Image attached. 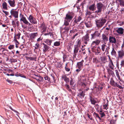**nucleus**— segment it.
Instances as JSON below:
<instances>
[{
    "mask_svg": "<svg viewBox=\"0 0 124 124\" xmlns=\"http://www.w3.org/2000/svg\"><path fill=\"white\" fill-rule=\"evenodd\" d=\"M74 16V13L72 12H69L67 14L64 20V25L68 26L69 25V23L72 20Z\"/></svg>",
    "mask_w": 124,
    "mask_h": 124,
    "instance_id": "1",
    "label": "nucleus"
},
{
    "mask_svg": "<svg viewBox=\"0 0 124 124\" xmlns=\"http://www.w3.org/2000/svg\"><path fill=\"white\" fill-rule=\"evenodd\" d=\"M76 45L74 46V49L73 56L74 57H76L77 54L79 50V48L80 47L81 45V41L79 39H78L76 41Z\"/></svg>",
    "mask_w": 124,
    "mask_h": 124,
    "instance_id": "2",
    "label": "nucleus"
},
{
    "mask_svg": "<svg viewBox=\"0 0 124 124\" xmlns=\"http://www.w3.org/2000/svg\"><path fill=\"white\" fill-rule=\"evenodd\" d=\"M96 6L97 10L95 11V13L99 15L101 14L104 5L102 3L100 2L97 3Z\"/></svg>",
    "mask_w": 124,
    "mask_h": 124,
    "instance_id": "3",
    "label": "nucleus"
},
{
    "mask_svg": "<svg viewBox=\"0 0 124 124\" xmlns=\"http://www.w3.org/2000/svg\"><path fill=\"white\" fill-rule=\"evenodd\" d=\"M106 20L104 19L101 18L95 21L97 26L98 28L101 27L106 23Z\"/></svg>",
    "mask_w": 124,
    "mask_h": 124,
    "instance_id": "4",
    "label": "nucleus"
},
{
    "mask_svg": "<svg viewBox=\"0 0 124 124\" xmlns=\"http://www.w3.org/2000/svg\"><path fill=\"white\" fill-rule=\"evenodd\" d=\"M110 34H103L101 36L102 41L105 44H106L108 41Z\"/></svg>",
    "mask_w": 124,
    "mask_h": 124,
    "instance_id": "5",
    "label": "nucleus"
},
{
    "mask_svg": "<svg viewBox=\"0 0 124 124\" xmlns=\"http://www.w3.org/2000/svg\"><path fill=\"white\" fill-rule=\"evenodd\" d=\"M44 78L46 82L48 83H55V80L54 77L52 76L51 78H49L48 76H45L44 77Z\"/></svg>",
    "mask_w": 124,
    "mask_h": 124,
    "instance_id": "6",
    "label": "nucleus"
},
{
    "mask_svg": "<svg viewBox=\"0 0 124 124\" xmlns=\"http://www.w3.org/2000/svg\"><path fill=\"white\" fill-rule=\"evenodd\" d=\"M110 84L112 86L114 87L116 86L120 89H123L124 87L119 85L116 82H115L113 78H111Z\"/></svg>",
    "mask_w": 124,
    "mask_h": 124,
    "instance_id": "7",
    "label": "nucleus"
},
{
    "mask_svg": "<svg viewBox=\"0 0 124 124\" xmlns=\"http://www.w3.org/2000/svg\"><path fill=\"white\" fill-rule=\"evenodd\" d=\"M47 26L44 22L42 23L39 26V28L42 34H43L46 31L47 29Z\"/></svg>",
    "mask_w": 124,
    "mask_h": 124,
    "instance_id": "8",
    "label": "nucleus"
},
{
    "mask_svg": "<svg viewBox=\"0 0 124 124\" xmlns=\"http://www.w3.org/2000/svg\"><path fill=\"white\" fill-rule=\"evenodd\" d=\"M89 34L88 33H87L82 38V41L83 42L86 44H87L89 41Z\"/></svg>",
    "mask_w": 124,
    "mask_h": 124,
    "instance_id": "9",
    "label": "nucleus"
},
{
    "mask_svg": "<svg viewBox=\"0 0 124 124\" xmlns=\"http://www.w3.org/2000/svg\"><path fill=\"white\" fill-rule=\"evenodd\" d=\"M108 41L109 43L112 44L114 43L115 44L117 42L116 40L115 37L112 36L111 34H110Z\"/></svg>",
    "mask_w": 124,
    "mask_h": 124,
    "instance_id": "10",
    "label": "nucleus"
},
{
    "mask_svg": "<svg viewBox=\"0 0 124 124\" xmlns=\"http://www.w3.org/2000/svg\"><path fill=\"white\" fill-rule=\"evenodd\" d=\"M28 19L30 22L33 24H36L37 23V21L36 19L31 15H30Z\"/></svg>",
    "mask_w": 124,
    "mask_h": 124,
    "instance_id": "11",
    "label": "nucleus"
},
{
    "mask_svg": "<svg viewBox=\"0 0 124 124\" xmlns=\"http://www.w3.org/2000/svg\"><path fill=\"white\" fill-rule=\"evenodd\" d=\"M100 34V33H99L98 31H96L94 32V33L91 35V39L92 40L93 39L95 38L96 37H99Z\"/></svg>",
    "mask_w": 124,
    "mask_h": 124,
    "instance_id": "12",
    "label": "nucleus"
},
{
    "mask_svg": "<svg viewBox=\"0 0 124 124\" xmlns=\"http://www.w3.org/2000/svg\"><path fill=\"white\" fill-rule=\"evenodd\" d=\"M100 42V41L99 39H97L94 41H93L91 44L92 47L96 48V46L98 45Z\"/></svg>",
    "mask_w": 124,
    "mask_h": 124,
    "instance_id": "13",
    "label": "nucleus"
},
{
    "mask_svg": "<svg viewBox=\"0 0 124 124\" xmlns=\"http://www.w3.org/2000/svg\"><path fill=\"white\" fill-rule=\"evenodd\" d=\"M118 58H119L122 59L124 56V51L123 50H122L118 51Z\"/></svg>",
    "mask_w": 124,
    "mask_h": 124,
    "instance_id": "14",
    "label": "nucleus"
},
{
    "mask_svg": "<svg viewBox=\"0 0 124 124\" xmlns=\"http://www.w3.org/2000/svg\"><path fill=\"white\" fill-rule=\"evenodd\" d=\"M10 13L15 18H17L18 17V12L17 11H15L12 9L10 11Z\"/></svg>",
    "mask_w": 124,
    "mask_h": 124,
    "instance_id": "15",
    "label": "nucleus"
},
{
    "mask_svg": "<svg viewBox=\"0 0 124 124\" xmlns=\"http://www.w3.org/2000/svg\"><path fill=\"white\" fill-rule=\"evenodd\" d=\"M42 44L43 45V51L44 53H45L50 48V47L44 43H43Z\"/></svg>",
    "mask_w": 124,
    "mask_h": 124,
    "instance_id": "16",
    "label": "nucleus"
},
{
    "mask_svg": "<svg viewBox=\"0 0 124 124\" xmlns=\"http://www.w3.org/2000/svg\"><path fill=\"white\" fill-rule=\"evenodd\" d=\"M20 15H21V18L20 20V21H23L24 23L26 24L28 21L26 20V18L23 15H22L21 14Z\"/></svg>",
    "mask_w": 124,
    "mask_h": 124,
    "instance_id": "17",
    "label": "nucleus"
},
{
    "mask_svg": "<svg viewBox=\"0 0 124 124\" xmlns=\"http://www.w3.org/2000/svg\"><path fill=\"white\" fill-rule=\"evenodd\" d=\"M106 70H107V72L109 75H111L112 76H113L115 75L114 72L113 70L110 68H108V67L106 68Z\"/></svg>",
    "mask_w": 124,
    "mask_h": 124,
    "instance_id": "18",
    "label": "nucleus"
},
{
    "mask_svg": "<svg viewBox=\"0 0 124 124\" xmlns=\"http://www.w3.org/2000/svg\"><path fill=\"white\" fill-rule=\"evenodd\" d=\"M82 19V17L80 16H79L78 17H75L74 18V23H76L78 24V22H80Z\"/></svg>",
    "mask_w": 124,
    "mask_h": 124,
    "instance_id": "19",
    "label": "nucleus"
},
{
    "mask_svg": "<svg viewBox=\"0 0 124 124\" xmlns=\"http://www.w3.org/2000/svg\"><path fill=\"white\" fill-rule=\"evenodd\" d=\"M116 31L118 34L122 35L124 33V29L122 28H119L116 30Z\"/></svg>",
    "mask_w": 124,
    "mask_h": 124,
    "instance_id": "20",
    "label": "nucleus"
},
{
    "mask_svg": "<svg viewBox=\"0 0 124 124\" xmlns=\"http://www.w3.org/2000/svg\"><path fill=\"white\" fill-rule=\"evenodd\" d=\"M89 9L91 11H94L96 9L95 4L94 3L90 5L88 7Z\"/></svg>",
    "mask_w": 124,
    "mask_h": 124,
    "instance_id": "21",
    "label": "nucleus"
},
{
    "mask_svg": "<svg viewBox=\"0 0 124 124\" xmlns=\"http://www.w3.org/2000/svg\"><path fill=\"white\" fill-rule=\"evenodd\" d=\"M84 62L83 60H82L81 62H78L77 63V67L78 68L82 69V68L83 66V62Z\"/></svg>",
    "mask_w": 124,
    "mask_h": 124,
    "instance_id": "22",
    "label": "nucleus"
},
{
    "mask_svg": "<svg viewBox=\"0 0 124 124\" xmlns=\"http://www.w3.org/2000/svg\"><path fill=\"white\" fill-rule=\"evenodd\" d=\"M100 59L102 64H105L107 62V59L106 56H104L101 57Z\"/></svg>",
    "mask_w": 124,
    "mask_h": 124,
    "instance_id": "23",
    "label": "nucleus"
},
{
    "mask_svg": "<svg viewBox=\"0 0 124 124\" xmlns=\"http://www.w3.org/2000/svg\"><path fill=\"white\" fill-rule=\"evenodd\" d=\"M8 2L10 6L12 7H14L15 6V0H8Z\"/></svg>",
    "mask_w": 124,
    "mask_h": 124,
    "instance_id": "24",
    "label": "nucleus"
},
{
    "mask_svg": "<svg viewBox=\"0 0 124 124\" xmlns=\"http://www.w3.org/2000/svg\"><path fill=\"white\" fill-rule=\"evenodd\" d=\"M33 56V57L25 56V57L27 60L29 59L31 60H34L36 61V60L37 59L36 55H34Z\"/></svg>",
    "mask_w": 124,
    "mask_h": 124,
    "instance_id": "25",
    "label": "nucleus"
},
{
    "mask_svg": "<svg viewBox=\"0 0 124 124\" xmlns=\"http://www.w3.org/2000/svg\"><path fill=\"white\" fill-rule=\"evenodd\" d=\"M108 100H107L106 101H105L104 102V104L103 105L104 109L107 110V109H108Z\"/></svg>",
    "mask_w": 124,
    "mask_h": 124,
    "instance_id": "26",
    "label": "nucleus"
},
{
    "mask_svg": "<svg viewBox=\"0 0 124 124\" xmlns=\"http://www.w3.org/2000/svg\"><path fill=\"white\" fill-rule=\"evenodd\" d=\"M53 41L52 40H51L49 39H46L45 40V42L49 46L51 45V44Z\"/></svg>",
    "mask_w": 124,
    "mask_h": 124,
    "instance_id": "27",
    "label": "nucleus"
},
{
    "mask_svg": "<svg viewBox=\"0 0 124 124\" xmlns=\"http://www.w3.org/2000/svg\"><path fill=\"white\" fill-rule=\"evenodd\" d=\"M38 35V32L31 33V34L30 37L31 39H34Z\"/></svg>",
    "mask_w": 124,
    "mask_h": 124,
    "instance_id": "28",
    "label": "nucleus"
},
{
    "mask_svg": "<svg viewBox=\"0 0 124 124\" xmlns=\"http://www.w3.org/2000/svg\"><path fill=\"white\" fill-rule=\"evenodd\" d=\"M62 78L63 79L66 83H68L69 81V79L65 75H63L62 76Z\"/></svg>",
    "mask_w": 124,
    "mask_h": 124,
    "instance_id": "29",
    "label": "nucleus"
},
{
    "mask_svg": "<svg viewBox=\"0 0 124 124\" xmlns=\"http://www.w3.org/2000/svg\"><path fill=\"white\" fill-rule=\"evenodd\" d=\"M111 54L112 56L115 57L116 56V52L114 48L113 47L112 48V50L111 52Z\"/></svg>",
    "mask_w": 124,
    "mask_h": 124,
    "instance_id": "30",
    "label": "nucleus"
},
{
    "mask_svg": "<svg viewBox=\"0 0 124 124\" xmlns=\"http://www.w3.org/2000/svg\"><path fill=\"white\" fill-rule=\"evenodd\" d=\"M115 71L116 72V75L117 78H118V79L120 81H122V79L121 78H120V77L119 75V73L118 70H115Z\"/></svg>",
    "mask_w": 124,
    "mask_h": 124,
    "instance_id": "31",
    "label": "nucleus"
},
{
    "mask_svg": "<svg viewBox=\"0 0 124 124\" xmlns=\"http://www.w3.org/2000/svg\"><path fill=\"white\" fill-rule=\"evenodd\" d=\"M18 21V19L16 18L14 20H13L12 21V24L14 27H16V22L17 21Z\"/></svg>",
    "mask_w": 124,
    "mask_h": 124,
    "instance_id": "32",
    "label": "nucleus"
},
{
    "mask_svg": "<svg viewBox=\"0 0 124 124\" xmlns=\"http://www.w3.org/2000/svg\"><path fill=\"white\" fill-rule=\"evenodd\" d=\"M56 66V67L61 68H62V64L61 63V62H57V64Z\"/></svg>",
    "mask_w": 124,
    "mask_h": 124,
    "instance_id": "33",
    "label": "nucleus"
},
{
    "mask_svg": "<svg viewBox=\"0 0 124 124\" xmlns=\"http://www.w3.org/2000/svg\"><path fill=\"white\" fill-rule=\"evenodd\" d=\"M3 8L7 10L8 8L7 7V4L4 1L2 3Z\"/></svg>",
    "mask_w": 124,
    "mask_h": 124,
    "instance_id": "34",
    "label": "nucleus"
},
{
    "mask_svg": "<svg viewBox=\"0 0 124 124\" xmlns=\"http://www.w3.org/2000/svg\"><path fill=\"white\" fill-rule=\"evenodd\" d=\"M119 3V5L122 7H124V0H118Z\"/></svg>",
    "mask_w": 124,
    "mask_h": 124,
    "instance_id": "35",
    "label": "nucleus"
},
{
    "mask_svg": "<svg viewBox=\"0 0 124 124\" xmlns=\"http://www.w3.org/2000/svg\"><path fill=\"white\" fill-rule=\"evenodd\" d=\"M108 67H108V68H110L111 70H114V65H112L110 64V63H108Z\"/></svg>",
    "mask_w": 124,
    "mask_h": 124,
    "instance_id": "36",
    "label": "nucleus"
},
{
    "mask_svg": "<svg viewBox=\"0 0 124 124\" xmlns=\"http://www.w3.org/2000/svg\"><path fill=\"white\" fill-rule=\"evenodd\" d=\"M93 115L95 117L98 118L100 120H101V118L100 117L98 114L96 113L95 112H94L93 114Z\"/></svg>",
    "mask_w": 124,
    "mask_h": 124,
    "instance_id": "37",
    "label": "nucleus"
},
{
    "mask_svg": "<svg viewBox=\"0 0 124 124\" xmlns=\"http://www.w3.org/2000/svg\"><path fill=\"white\" fill-rule=\"evenodd\" d=\"M60 45V41H56L54 43V45L55 46H58Z\"/></svg>",
    "mask_w": 124,
    "mask_h": 124,
    "instance_id": "38",
    "label": "nucleus"
},
{
    "mask_svg": "<svg viewBox=\"0 0 124 124\" xmlns=\"http://www.w3.org/2000/svg\"><path fill=\"white\" fill-rule=\"evenodd\" d=\"M70 27H67L65 26V27H64L63 29L65 30V31L66 32L68 33V32L69 31L70 29Z\"/></svg>",
    "mask_w": 124,
    "mask_h": 124,
    "instance_id": "39",
    "label": "nucleus"
},
{
    "mask_svg": "<svg viewBox=\"0 0 124 124\" xmlns=\"http://www.w3.org/2000/svg\"><path fill=\"white\" fill-rule=\"evenodd\" d=\"M66 87L67 89L71 93H72V91L70 89V86L69 85H66Z\"/></svg>",
    "mask_w": 124,
    "mask_h": 124,
    "instance_id": "40",
    "label": "nucleus"
},
{
    "mask_svg": "<svg viewBox=\"0 0 124 124\" xmlns=\"http://www.w3.org/2000/svg\"><path fill=\"white\" fill-rule=\"evenodd\" d=\"M44 35L45 36L50 35L51 37H52H52H53V33L50 32L48 33H44Z\"/></svg>",
    "mask_w": 124,
    "mask_h": 124,
    "instance_id": "41",
    "label": "nucleus"
},
{
    "mask_svg": "<svg viewBox=\"0 0 124 124\" xmlns=\"http://www.w3.org/2000/svg\"><path fill=\"white\" fill-rule=\"evenodd\" d=\"M85 92L83 91H82L81 92H80L79 93V95L82 97H84L85 95Z\"/></svg>",
    "mask_w": 124,
    "mask_h": 124,
    "instance_id": "42",
    "label": "nucleus"
},
{
    "mask_svg": "<svg viewBox=\"0 0 124 124\" xmlns=\"http://www.w3.org/2000/svg\"><path fill=\"white\" fill-rule=\"evenodd\" d=\"M90 101L91 102V103L93 105H94L97 103L96 101L94 99H93Z\"/></svg>",
    "mask_w": 124,
    "mask_h": 124,
    "instance_id": "43",
    "label": "nucleus"
},
{
    "mask_svg": "<svg viewBox=\"0 0 124 124\" xmlns=\"http://www.w3.org/2000/svg\"><path fill=\"white\" fill-rule=\"evenodd\" d=\"M85 24L86 25V27L87 28H89L91 26V24L90 23V22L85 23Z\"/></svg>",
    "mask_w": 124,
    "mask_h": 124,
    "instance_id": "44",
    "label": "nucleus"
},
{
    "mask_svg": "<svg viewBox=\"0 0 124 124\" xmlns=\"http://www.w3.org/2000/svg\"><path fill=\"white\" fill-rule=\"evenodd\" d=\"M101 50L100 48L99 47H98L96 49V53L99 54L100 53V51Z\"/></svg>",
    "mask_w": 124,
    "mask_h": 124,
    "instance_id": "45",
    "label": "nucleus"
},
{
    "mask_svg": "<svg viewBox=\"0 0 124 124\" xmlns=\"http://www.w3.org/2000/svg\"><path fill=\"white\" fill-rule=\"evenodd\" d=\"M67 64L66 63L65 65V69L66 71L67 72H69L70 70V69L69 68L67 67Z\"/></svg>",
    "mask_w": 124,
    "mask_h": 124,
    "instance_id": "46",
    "label": "nucleus"
},
{
    "mask_svg": "<svg viewBox=\"0 0 124 124\" xmlns=\"http://www.w3.org/2000/svg\"><path fill=\"white\" fill-rule=\"evenodd\" d=\"M10 62H17V60L16 59H10Z\"/></svg>",
    "mask_w": 124,
    "mask_h": 124,
    "instance_id": "47",
    "label": "nucleus"
},
{
    "mask_svg": "<svg viewBox=\"0 0 124 124\" xmlns=\"http://www.w3.org/2000/svg\"><path fill=\"white\" fill-rule=\"evenodd\" d=\"M21 35V34L19 32H18L17 34H16V36L18 37L17 38V39H19L20 38V36Z\"/></svg>",
    "mask_w": 124,
    "mask_h": 124,
    "instance_id": "48",
    "label": "nucleus"
},
{
    "mask_svg": "<svg viewBox=\"0 0 124 124\" xmlns=\"http://www.w3.org/2000/svg\"><path fill=\"white\" fill-rule=\"evenodd\" d=\"M35 46H36L35 47V48L36 49H38V48L40 47V46L39 44L37 43L35 44Z\"/></svg>",
    "mask_w": 124,
    "mask_h": 124,
    "instance_id": "49",
    "label": "nucleus"
},
{
    "mask_svg": "<svg viewBox=\"0 0 124 124\" xmlns=\"http://www.w3.org/2000/svg\"><path fill=\"white\" fill-rule=\"evenodd\" d=\"M14 47V45H10L8 47L9 49H13Z\"/></svg>",
    "mask_w": 124,
    "mask_h": 124,
    "instance_id": "50",
    "label": "nucleus"
},
{
    "mask_svg": "<svg viewBox=\"0 0 124 124\" xmlns=\"http://www.w3.org/2000/svg\"><path fill=\"white\" fill-rule=\"evenodd\" d=\"M106 45L105 44H103L101 45V49L102 51H104L105 50V46Z\"/></svg>",
    "mask_w": 124,
    "mask_h": 124,
    "instance_id": "51",
    "label": "nucleus"
},
{
    "mask_svg": "<svg viewBox=\"0 0 124 124\" xmlns=\"http://www.w3.org/2000/svg\"><path fill=\"white\" fill-rule=\"evenodd\" d=\"M87 77V75L86 74H84L82 75L80 77H81V79H82L83 78H86Z\"/></svg>",
    "mask_w": 124,
    "mask_h": 124,
    "instance_id": "52",
    "label": "nucleus"
},
{
    "mask_svg": "<svg viewBox=\"0 0 124 124\" xmlns=\"http://www.w3.org/2000/svg\"><path fill=\"white\" fill-rule=\"evenodd\" d=\"M120 65L121 67H124V60H123L121 61Z\"/></svg>",
    "mask_w": 124,
    "mask_h": 124,
    "instance_id": "53",
    "label": "nucleus"
},
{
    "mask_svg": "<svg viewBox=\"0 0 124 124\" xmlns=\"http://www.w3.org/2000/svg\"><path fill=\"white\" fill-rule=\"evenodd\" d=\"M99 114L101 115V117H103L104 116H105V114L104 112L102 113H100Z\"/></svg>",
    "mask_w": 124,
    "mask_h": 124,
    "instance_id": "54",
    "label": "nucleus"
},
{
    "mask_svg": "<svg viewBox=\"0 0 124 124\" xmlns=\"http://www.w3.org/2000/svg\"><path fill=\"white\" fill-rule=\"evenodd\" d=\"M87 116L91 120H93V119L92 117V116L90 115L88 113L87 115Z\"/></svg>",
    "mask_w": 124,
    "mask_h": 124,
    "instance_id": "55",
    "label": "nucleus"
},
{
    "mask_svg": "<svg viewBox=\"0 0 124 124\" xmlns=\"http://www.w3.org/2000/svg\"><path fill=\"white\" fill-rule=\"evenodd\" d=\"M87 84L86 83L83 82L82 84V87H85L87 85Z\"/></svg>",
    "mask_w": 124,
    "mask_h": 124,
    "instance_id": "56",
    "label": "nucleus"
},
{
    "mask_svg": "<svg viewBox=\"0 0 124 124\" xmlns=\"http://www.w3.org/2000/svg\"><path fill=\"white\" fill-rule=\"evenodd\" d=\"M9 117L8 116V118H7L6 119L9 120V121L11 122L12 120V118L10 116H9Z\"/></svg>",
    "mask_w": 124,
    "mask_h": 124,
    "instance_id": "57",
    "label": "nucleus"
},
{
    "mask_svg": "<svg viewBox=\"0 0 124 124\" xmlns=\"http://www.w3.org/2000/svg\"><path fill=\"white\" fill-rule=\"evenodd\" d=\"M74 84V82L73 81V79H71L70 81V84L71 85H73Z\"/></svg>",
    "mask_w": 124,
    "mask_h": 124,
    "instance_id": "58",
    "label": "nucleus"
},
{
    "mask_svg": "<svg viewBox=\"0 0 124 124\" xmlns=\"http://www.w3.org/2000/svg\"><path fill=\"white\" fill-rule=\"evenodd\" d=\"M6 81L7 82H8L10 84H11L12 83V81L11 80H9V79H7L6 80Z\"/></svg>",
    "mask_w": 124,
    "mask_h": 124,
    "instance_id": "59",
    "label": "nucleus"
},
{
    "mask_svg": "<svg viewBox=\"0 0 124 124\" xmlns=\"http://www.w3.org/2000/svg\"><path fill=\"white\" fill-rule=\"evenodd\" d=\"M92 14V12L90 11H87L86 12V14L90 15Z\"/></svg>",
    "mask_w": 124,
    "mask_h": 124,
    "instance_id": "60",
    "label": "nucleus"
},
{
    "mask_svg": "<svg viewBox=\"0 0 124 124\" xmlns=\"http://www.w3.org/2000/svg\"><path fill=\"white\" fill-rule=\"evenodd\" d=\"M86 3V1L84 0L81 4V5L82 6H84V4H85Z\"/></svg>",
    "mask_w": 124,
    "mask_h": 124,
    "instance_id": "61",
    "label": "nucleus"
},
{
    "mask_svg": "<svg viewBox=\"0 0 124 124\" xmlns=\"http://www.w3.org/2000/svg\"><path fill=\"white\" fill-rule=\"evenodd\" d=\"M78 35V33H76L75 35H74L73 36L71 37V39H74L76 36H77Z\"/></svg>",
    "mask_w": 124,
    "mask_h": 124,
    "instance_id": "62",
    "label": "nucleus"
},
{
    "mask_svg": "<svg viewBox=\"0 0 124 124\" xmlns=\"http://www.w3.org/2000/svg\"><path fill=\"white\" fill-rule=\"evenodd\" d=\"M42 38H41V37H40L39 38H38L37 40V42H39L41 40H42Z\"/></svg>",
    "mask_w": 124,
    "mask_h": 124,
    "instance_id": "63",
    "label": "nucleus"
},
{
    "mask_svg": "<svg viewBox=\"0 0 124 124\" xmlns=\"http://www.w3.org/2000/svg\"><path fill=\"white\" fill-rule=\"evenodd\" d=\"M16 25L17 26V27H18L19 25V22L18 21H17L16 22Z\"/></svg>",
    "mask_w": 124,
    "mask_h": 124,
    "instance_id": "64",
    "label": "nucleus"
}]
</instances>
